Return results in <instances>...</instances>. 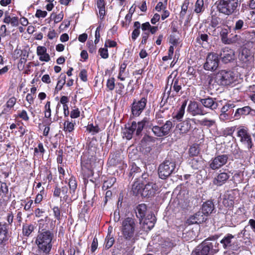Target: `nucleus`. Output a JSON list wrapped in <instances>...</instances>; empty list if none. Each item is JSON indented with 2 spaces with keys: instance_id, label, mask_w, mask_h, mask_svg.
Wrapping results in <instances>:
<instances>
[{
  "instance_id": "obj_22",
  "label": "nucleus",
  "mask_w": 255,
  "mask_h": 255,
  "mask_svg": "<svg viewBox=\"0 0 255 255\" xmlns=\"http://www.w3.org/2000/svg\"><path fill=\"white\" fill-rule=\"evenodd\" d=\"M8 239V228L5 224L0 223V245H4Z\"/></svg>"
},
{
  "instance_id": "obj_8",
  "label": "nucleus",
  "mask_w": 255,
  "mask_h": 255,
  "mask_svg": "<svg viewBox=\"0 0 255 255\" xmlns=\"http://www.w3.org/2000/svg\"><path fill=\"white\" fill-rule=\"evenodd\" d=\"M219 65L218 55L214 53H209L206 58L204 67L206 70L214 71Z\"/></svg>"
},
{
  "instance_id": "obj_51",
  "label": "nucleus",
  "mask_w": 255,
  "mask_h": 255,
  "mask_svg": "<svg viewBox=\"0 0 255 255\" xmlns=\"http://www.w3.org/2000/svg\"><path fill=\"white\" fill-rule=\"evenodd\" d=\"M68 188L66 186L62 187L61 189V192L62 195H63V198L65 200H68L69 197V193L68 194Z\"/></svg>"
},
{
  "instance_id": "obj_1",
  "label": "nucleus",
  "mask_w": 255,
  "mask_h": 255,
  "mask_svg": "<svg viewBox=\"0 0 255 255\" xmlns=\"http://www.w3.org/2000/svg\"><path fill=\"white\" fill-rule=\"evenodd\" d=\"M54 233L47 230H42L37 235L35 244L36 246L34 250L35 255H49L52 248V240Z\"/></svg>"
},
{
  "instance_id": "obj_50",
  "label": "nucleus",
  "mask_w": 255,
  "mask_h": 255,
  "mask_svg": "<svg viewBox=\"0 0 255 255\" xmlns=\"http://www.w3.org/2000/svg\"><path fill=\"white\" fill-rule=\"evenodd\" d=\"M107 86L109 90L112 91L114 90L115 86L114 78H111L108 80L107 82Z\"/></svg>"
},
{
  "instance_id": "obj_56",
  "label": "nucleus",
  "mask_w": 255,
  "mask_h": 255,
  "mask_svg": "<svg viewBox=\"0 0 255 255\" xmlns=\"http://www.w3.org/2000/svg\"><path fill=\"white\" fill-rule=\"evenodd\" d=\"M80 112L78 108L73 109L70 114V117L72 119L77 118L80 116Z\"/></svg>"
},
{
  "instance_id": "obj_17",
  "label": "nucleus",
  "mask_w": 255,
  "mask_h": 255,
  "mask_svg": "<svg viewBox=\"0 0 255 255\" xmlns=\"http://www.w3.org/2000/svg\"><path fill=\"white\" fill-rule=\"evenodd\" d=\"M36 53L40 61L46 62L50 61V57L49 54L47 53V49L45 47L42 46H37Z\"/></svg>"
},
{
  "instance_id": "obj_64",
  "label": "nucleus",
  "mask_w": 255,
  "mask_h": 255,
  "mask_svg": "<svg viewBox=\"0 0 255 255\" xmlns=\"http://www.w3.org/2000/svg\"><path fill=\"white\" fill-rule=\"evenodd\" d=\"M79 77L80 79L84 82L87 81V72L85 70H82L81 71Z\"/></svg>"
},
{
  "instance_id": "obj_41",
  "label": "nucleus",
  "mask_w": 255,
  "mask_h": 255,
  "mask_svg": "<svg viewBox=\"0 0 255 255\" xmlns=\"http://www.w3.org/2000/svg\"><path fill=\"white\" fill-rule=\"evenodd\" d=\"M152 130L155 135L159 137L163 136L164 134L162 129V127L154 126L152 128Z\"/></svg>"
},
{
  "instance_id": "obj_21",
  "label": "nucleus",
  "mask_w": 255,
  "mask_h": 255,
  "mask_svg": "<svg viewBox=\"0 0 255 255\" xmlns=\"http://www.w3.org/2000/svg\"><path fill=\"white\" fill-rule=\"evenodd\" d=\"M230 177V175L225 172L219 173L213 181V184L216 186H220L224 184Z\"/></svg>"
},
{
  "instance_id": "obj_59",
  "label": "nucleus",
  "mask_w": 255,
  "mask_h": 255,
  "mask_svg": "<svg viewBox=\"0 0 255 255\" xmlns=\"http://www.w3.org/2000/svg\"><path fill=\"white\" fill-rule=\"evenodd\" d=\"M53 211L54 213V215L55 217L58 220L60 219L61 218V212L59 208L58 207H54L53 208Z\"/></svg>"
},
{
  "instance_id": "obj_33",
  "label": "nucleus",
  "mask_w": 255,
  "mask_h": 255,
  "mask_svg": "<svg viewBox=\"0 0 255 255\" xmlns=\"http://www.w3.org/2000/svg\"><path fill=\"white\" fill-rule=\"evenodd\" d=\"M16 99L13 97L10 98L6 103V108L2 111V113L5 114L14 106L16 103Z\"/></svg>"
},
{
  "instance_id": "obj_19",
  "label": "nucleus",
  "mask_w": 255,
  "mask_h": 255,
  "mask_svg": "<svg viewBox=\"0 0 255 255\" xmlns=\"http://www.w3.org/2000/svg\"><path fill=\"white\" fill-rule=\"evenodd\" d=\"M206 220V217L201 212H198L194 215L191 216L187 220L189 224H200Z\"/></svg>"
},
{
  "instance_id": "obj_35",
  "label": "nucleus",
  "mask_w": 255,
  "mask_h": 255,
  "mask_svg": "<svg viewBox=\"0 0 255 255\" xmlns=\"http://www.w3.org/2000/svg\"><path fill=\"white\" fill-rule=\"evenodd\" d=\"M204 9V0H197L195 4L194 11L197 13H199L202 12Z\"/></svg>"
},
{
  "instance_id": "obj_54",
  "label": "nucleus",
  "mask_w": 255,
  "mask_h": 255,
  "mask_svg": "<svg viewBox=\"0 0 255 255\" xmlns=\"http://www.w3.org/2000/svg\"><path fill=\"white\" fill-rule=\"evenodd\" d=\"M116 182V178L112 177L111 179L105 181L104 184V186L107 188H110L112 186L113 184Z\"/></svg>"
},
{
  "instance_id": "obj_31",
  "label": "nucleus",
  "mask_w": 255,
  "mask_h": 255,
  "mask_svg": "<svg viewBox=\"0 0 255 255\" xmlns=\"http://www.w3.org/2000/svg\"><path fill=\"white\" fill-rule=\"evenodd\" d=\"M65 79H66V75L63 74H61L60 76V77L58 80L57 85L55 89V93H58L59 91H60L63 85L65 83Z\"/></svg>"
},
{
  "instance_id": "obj_52",
  "label": "nucleus",
  "mask_w": 255,
  "mask_h": 255,
  "mask_svg": "<svg viewBox=\"0 0 255 255\" xmlns=\"http://www.w3.org/2000/svg\"><path fill=\"white\" fill-rule=\"evenodd\" d=\"M199 153V149L196 146H192L189 150V153L190 156H196Z\"/></svg>"
},
{
  "instance_id": "obj_32",
  "label": "nucleus",
  "mask_w": 255,
  "mask_h": 255,
  "mask_svg": "<svg viewBox=\"0 0 255 255\" xmlns=\"http://www.w3.org/2000/svg\"><path fill=\"white\" fill-rule=\"evenodd\" d=\"M127 66V64L126 61H124L121 64L120 68L119 73L118 75V79L121 81H124L126 77V73L125 70Z\"/></svg>"
},
{
  "instance_id": "obj_62",
  "label": "nucleus",
  "mask_w": 255,
  "mask_h": 255,
  "mask_svg": "<svg viewBox=\"0 0 255 255\" xmlns=\"http://www.w3.org/2000/svg\"><path fill=\"white\" fill-rule=\"evenodd\" d=\"M87 45L89 48V51L90 53H95L96 50V46L93 44L92 42H88Z\"/></svg>"
},
{
  "instance_id": "obj_12",
  "label": "nucleus",
  "mask_w": 255,
  "mask_h": 255,
  "mask_svg": "<svg viewBox=\"0 0 255 255\" xmlns=\"http://www.w3.org/2000/svg\"><path fill=\"white\" fill-rule=\"evenodd\" d=\"M149 124V120L148 118L145 117L142 120L137 123L132 122L131 125H130L131 129L135 132L136 135L140 134L144 127L148 126Z\"/></svg>"
},
{
  "instance_id": "obj_4",
  "label": "nucleus",
  "mask_w": 255,
  "mask_h": 255,
  "mask_svg": "<svg viewBox=\"0 0 255 255\" xmlns=\"http://www.w3.org/2000/svg\"><path fill=\"white\" fill-rule=\"evenodd\" d=\"M237 136L243 147L250 151L254 146V135H252L247 128L242 127L238 129Z\"/></svg>"
},
{
  "instance_id": "obj_45",
  "label": "nucleus",
  "mask_w": 255,
  "mask_h": 255,
  "mask_svg": "<svg viewBox=\"0 0 255 255\" xmlns=\"http://www.w3.org/2000/svg\"><path fill=\"white\" fill-rule=\"evenodd\" d=\"M194 237L193 231L189 230L186 232H184L182 235V238L185 241H189L193 239Z\"/></svg>"
},
{
  "instance_id": "obj_63",
  "label": "nucleus",
  "mask_w": 255,
  "mask_h": 255,
  "mask_svg": "<svg viewBox=\"0 0 255 255\" xmlns=\"http://www.w3.org/2000/svg\"><path fill=\"white\" fill-rule=\"evenodd\" d=\"M47 12L46 11H42L41 10H37L35 14L37 17L44 18L47 15Z\"/></svg>"
},
{
  "instance_id": "obj_44",
  "label": "nucleus",
  "mask_w": 255,
  "mask_h": 255,
  "mask_svg": "<svg viewBox=\"0 0 255 255\" xmlns=\"http://www.w3.org/2000/svg\"><path fill=\"white\" fill-rule=\"evenodd\" d=\"M44 116L46 118H50L51 115V111L50 108V102L47 101L44 106Z\"/></svg>"
},
{
  "instance_id": "obj_2",
  "label": "nucleus",
  "mask_w": 255,
  "mask_h": 255,
  "mask_svg": "<svg viewBox=\"0 0 255 255\" xmlns=\"http://www.w3.org/2000/svg\"><path fill=\"white\" fill-rule=\"evenodd\" d=\"M121 231L123 238L128 241H133L136 236V224L134 219L128 217L122 222Z\"/></svg>"
},
{
  "instance_id": "obj_47",
  "label": "nucleus",
  "mask_w": 255,
  "mask_h": 255,
  "mask_svg": "<svg viewBox=\"0 0 255 255\" xmlns=\"http://www.w3.org/2000/svg\"><path fill=\"white\" fill-rule=\"evenodd\" d=\"M114 242L115 240L113 237L107 236L105 240V248L109 249L113 245Z\"/></svg>"
},
{
  "instance_id": "obj_36",
  "label": "nucleus",
  "mask_w": 255,
  "mask_h": 255,
  "mask_svg": "<svg viewBox=\"0 0 255 255\" xmlns=\"http://www.w3.org/2000/svg\"><path fill=\"white\" fill-rule=\"evenodd\" d=\"M161 127L164 136H165L169 133L170 129L173 127V124L171 121H167Z\"/></svg>"
},
{
  "instance_id": "obj_24",
  "label": "nucleus",
  "mask_w": 255,
  "mask_h": 255,
  "mask_svg": "<svg viewBox=\"0 0 255 255\" xmlns=\"http://www.w3.org/2000/svg\"><path fill=\"white\" fill-rule=\"evenodd\" d=\"M214 204L212 202L208 201L203 204L201 212L206 217L212 213L214 210Z\"/></svg>"
},
{
  "instance_id": "obj_42",
  "label": "nucleus",
  "mask_w": 255,
  "mask_h": 255,
  "mask_svg": "<svg viewBox=\"0 0 255 255\" xmlns=\"http://www.w3.org/2000/svg\"><path fill=\"white\" fill-rule=\"evenodd\" d=\"M221 112V113L219 116V119L221 121L225 122L232 119V113L230 112L228 113H223V112Z\"/></svg>"
},
{
  "instance_id": "obj_11",
  "label": "nucleus",
  "mask_w": 255,
  "mask_h": 255,
  "mask_svg": "<svg viewBox=\"0 0 255 255\" xmlns=\"http://www.w3.org/2000/svg\"><path fill=\"white\" fill-rule=\"evenodd\" d=\"M227 155L223 154L218 155L211 160L209 166L212 170H217L224 165L228 161Z\"/></svg>"
},
{
  "instance_id": "obj_58",
  "label": "nucleus",
  "mask_w": 255,
  "mask_h": 255,
  "mask_svg": "<svg viewBox=\"0 0 255 255\" xmlns=\"http://www.w3.org/2000/svg\"><path fill=\"white\" fill-rule=\"evenodd\" d=\"M99 53L101 56L103 58L106 59L109 56L108 50L107 48H100L99 49Z\"/></svg>"
},
{
  "instance_id": "obj_37",
  "label": "nucleus",
  "mask_w": 255,
  "mask_h": 255,
  "mask_svg": "<svg viewBox=\"0 0 255 255\" xmlns=\"http://www.w3.org/2000/svg\"><path fill=\"white\" fill-rule=\"evenodd\" d=\"M34 229L32 225H25L23 226L22 233L25 236L28 237L33 231Z\"/></svg>"
},
{
  "instance_id": "obj_49",
  "label": "nucleus",
  "mask_w": 255,
  "mask_h": 255,
  "mask_svg": "<svg viewBox=\"0 0 255 255\" xmlns=\"http://www.w3.org/2000/svg\"><path fill=\"white\" fill-rule=\"evenodd\" d=\"M18 116L19 118L25 121H28L29 119L27 112L24 110L19 111Z\"/></svg>"
},
{
  "instance_id": "obj_57",
  "label": "nucleus",
  "mask_w": 255,
  "mask_h": 255,
  "mask_svg": "<svg viewBox=\"0 0 255 255\" xmlns=\"http://www.w3.org/2000/svg\"><path fill=\"white\" fill-rule=\"evenodd\" d=\"M220 22V18L217 17H212L211 25L213 27H216Z\"/></svg>"
},
{
  "instance_id": "obj_46",
  "label": "nucleus",
  "mask_w": 255,
  "mask_h": 255,
  "mask_svg": "<svg viewBox=\"0 0 255 255\" xmlns=\"http://www.w3.org/2000/svg\"><path fill=\"white\" fill-rule=\"evenodd\" d=\"M199 123L201 125L207 127H211L215 124V121L213 120H209L206 118L202 119L199 121Z\"/></svg>"
},
{
  "instance_id": "obj_34",
  "label": "nucleus",
  "mask_w": 255,
  "mask_h": 255,
  "mask_svg": "<svg viewBox=\"0 0 255 255\" xmlns=\"http://www.w3.org/2000/svg\"><path fill=\"white\" fill-rule=\"evenodd\" d=\"M142 189V185L139 181H137L134 182L132 186V191L134 194L137 195L139 193L141 194Z\"/></svg>"
},
{
  "instance_id": "obj_3",
  "label": "nucleus",
  "mask_w": 255,
  "mask_h": 255,
  "mask_svg": "<svg viewBox=\"0 0 255 255\" xmlns=\"http://www.w3.org/2000/svg\"><path fill=\"white\" fill-rule=\"evenodd\" d=\"M240 5L239 0H219L217 7L220 12L230 15L237 11Z\"/></svg>"
},
{
  "instance_id": "obj_9",
  "label": "nucleus",
  "mask_w": 255,
  "mask_h": 255,
  "mask_svg": "<svg viewBox=\"0 0 255 255\" xmlns=\"http://www.w3.org/2000/svg\"><path fill=\"white\" fill-rule=\"evenodd\" d=\"M218 55L222 61L225 63H228L234 60L235 57L234 50L229 47H225L222 48Z\"/></svg>"
},
{
  "instance_id": "obj_29",
  "label": "nucleus",
  "mask_w": 255,
  "mask_h": 255,
  "mask_svg": "<svg viewBox=\"0 0 255 255\" xmlns=\"http://www.w3.org/2000/svg\"><path fill=\"white\" fill-rule=\"evenodd\" d=\"M189 163L192 168L194 169H198L202 167L203 162L201 158L196 157L192 159Z\"/></svg>"
},
{
  "instance_id": "obj_27",
  "label": "nucleus",
  "mask_w": 255,
  "mask_h": 255,
  "mask_svg": "<svg viewBox=\"0 0 255 255\" xmlns=\"http://www.w3.org/2000/svg\"><path fill=\"white\" fill-rule=\"evenodd\" d=\"M69 186L70 188L69 195H71V199L75 196V193L77 189V183L75 178L71 177L69 181Z\"/></svg>"
},
{
  "instance_id": "obj_60",
  "label": "nucleus",
  "mask_w": 255,
  "mask_h": 255,
  "mask_svg": "<svg viewBox=\"0 0 255 255\" xmlns=\"http://www.w3.org/2000/svg\"><path fill=\"white\" fill-rule=\"evenodd\" d=\"M98 247V240L96 238H94L92 243L91 251L94 252Z\"/></svg>"
},
{
  "instance_id": "obj_38",
  "label": "nucleus",
  "mask_w": 255,
  "mask_h": 255,
  "mask_svg": "<svg viewBox=\"0 0 255 255\" xmlns=\"http://www.w3.org/2000/svg\"><path fill=\"white\" fill-rule=\"evenodd\" d=\"M172 88L176 93H178L181 89L182 83L178 79H174L172 80Z\"/></svg>"
},
{
  "instance_id": "obj_7",
  "label": "nucleus",
  "mask_w": 255,
  "mask_h": 255,
  "mask_svg": "<svg viewBox=\"0 0 255 255\" xmlns=\"http://www.w3.org/2000/svg\"><path fill=\"white\" fill-rule=\"evenodd\" d=\"M196 121L194 118H186L176 125V129L178 130L180 134L187 133L194 128L196 125Z\"/></svg>"
},
{
  "instance_id": "obj_55",
  "label": "nucleus",
  "mask_w": 255,
  "mask_h": 255,
  "mask_svg": "<svg viewBox=\"0 0 255 255\" xmlns=\"http://www.w3.org/2000/svg\"><path fill=\"white\" fill-rule=\"evenodd\" d=\"M39 152H40L41 154H42L44 152V149L42 143H39L37 147L34 148L35 154L38 153Z\"/></svg>"
},
{
  "instance_id": "obj_43",
  "label": "nucleus",
  "mask_w": 255,
  "mask_h": 255,
  "mask_svg": "<svg viewBox=\"0 0 255 255\" xmlns=\"http://www.w3.org/2000/svg\"><path fill=\"white\" fill-rule=\"evenodd\" d=\"M74 128V124L68 121H65L64 123V130L66 131L71 132Z\"/></svg>"
},
{
  "instance_id": "obj_53",
  "label": "nucleus",
  "mask_w": 255,
  "mask_h": 255,
  "mask_svg": "<svg viewBox=\"0 0 255 255\" xmlns=\"http://www.w3.org/2000/svg\"><path fill=\"white\" fill-rule=\"evenodd\" d=\"M40 193H39L35 199V203L37 204L39 203L42 200L43 198V194L44 193V188H42L40 190Z\"/></svg>"
},
{
  "instance_id": "obj_28",
  "label": "nucleus",
  "mask_w": 255,
  "mask_h": 255,
  "mask_svg": "<svg viewBox=\"0 0 255 255\" xmlns=\"http://www.w3.org/2000/svg\"><path fill=\"white\" fill-rule=\"evenodd\" d=\"M187 101L185 100L183 103L179 110L178 111L176 114L173 117V118L178 121H181L183 118L185 114V109L187 105Z\"/></svg>"
},
{
  "instance_id": "obj_16",
  "label": "nucleus",
  "mask_w": 255,
  "mask_h": 255,
  "mask_svg": "<svg viewBox=\"0 0 255 255\" xmlns=\"http://www.w3.org/2000/svg\"><path fill=\"white\" fill-rule=\"evenodd\" d=\"M156 222L155 217L152 214L148 215L143 221L142 228L147 232L150 230L154 226Z\"/></svg>"
},
{
  "instance_id": "obj_39",
  "label": "nucleus",
  "mask_w": 255,
  "mask_h": 255,
  "mask_svg": "<svg viewBox=\"0 0 255 255\" xmlns=\"http://www.w3.org/2000/svg\"><path fill=\"white\" fill-rule=\"evenodd\" d=\"M134 132L131 129L130 126H129L128 127H126L124 131H123V134L125 137L127 138L128 139H130L132 138V135Z\"/></svg>"
},
{
  "instance_id": "obj_61",
  "label": "nucleus",
  "mask_w": 255,
  "mask_h": 255,
  "mask_svg": "<svg viewBox=\"0 0 255 255\" xmlns=\"http://www.w3.org/2000/svg\"><path fill=\"white\" fill-rule=\"evenodd\" d=\"M64 17V14L61 12L59 14L56 15L54 17V21L55 23H58L61 21Z\"/></svg>"
},
{
  "instance_id": "obj_20",
  "label": "nucleus",
  "mask_w": 255,
  "mask_h": 255,
  "mask_svg": "<svg viewBox=\"0 0 255 255\" xmlns=\"http://www.w3.org/2000/svg\"><path fill=\"white\" fill-rule=\"evenodd\" d=\"M239 58L244 64V66H247L248 63L252 59L251 51L247 48L243 49L239 55Z\"/></svg>"
},
{
  "instance_id": "obj_30",
  "label": "nucleus",
  "mask_w": 255,
  "mask_h": 255,
  "mask_svg": "<svg viewBox=\"0 0 255 255\" xmlns=\"http://www.w3.org/2000/svg\"><path fill=\"white\" fill-rule=\"evenodd\" d=\"M146 211V206L144 204H139L136 207V216L137 218L142 219L145 216V212Z\"/></svg>"
},
{
  "instance_id": "obj_5",
  "label": "nucleus",
  "mask_w": 255,
  "mask_h": 255,
  "mask_svg": "<svg viewBox=\"0 0 255 255\" xmlns=\"http://www.w3.org/2000/svg\"><path fill=\"white\" fill-rule=\"evenodd\" d=\"M176 164L174 161H165L158 167V175L160 178L165 179L169 176L175 169Z\"/></svg>"
},
{
  "instance_id": "obj_25",
  "label": "nucleus",
  "mask_w": 255,
  "mask_h": 255,
  "mask_svg": "<svg viewBox=\"0 0 255 255\" xmlns=\"http://www.w3.org/2000/svg\"><path fill=\"white\" fill-rule=\"evenodd\" d=\"M235 237L231 234H227L221 241V243L223 245L224 248H229L234 242Z\"/></svg>"
},
{
  "instance_id": "obj_40",
  "label": "nucleus",
  "mask_w": 255,
  "mask_h": 255,
  "mask_svg": "<svg viewBox=\"0 0 255 255\" xmlns=\"http://www.w3.org/2000/svg\"><path fill=\"white\" fill-rule=\"evenodd\" d=\"M235 107V106L233 103H227L222 108L221 112H223V113H228L230 112L232 114L233 111L232 110Z\"/></svg>"
},
{
  "instance_id": "obj_15",
  "label": "nucleus",
  "mask_w": 255,
  "mask_h": 255,
  "mask_svg": "<svg viewBox=\"0 0 255 255\" xmlns=\"http://www.w3.org/2000/svg\"><path fill=\"white\" fill-rule=\"evenodd\" d=\"M159 189L158 186L153 182L147 183L142 189L141 195L144 196H152L154 195Z\"/></svg>"
},
{
  "instance_id": "obj_14",
  "label": "nucleus",
  "mask_w": 255,
  "mask_h": 255,
  "mask_svg": "<svg viewBox=\"0 0 255 255\" xmlns=\"http://www.w3.org/2000/svg\"><path fill=\"white\" fill-rule=\"evenodd\" d=\"M187 112L193 116L205 114L202 107L199 106L198 103L194 101H190L187 107Z\"/></svg>"
},
{
  "instance_id": "obj_23",
  "label": "nucleus",
  "mask_w": 255,
  "mask_h": 255,
  "mask_svg": "<svg viewBox=\"0 0 255 255\" xmlns=\"http://www.w3.org/2000/svg\"><path fill=\"white\" fill-rule=\"evenodd\" d=\"M200 102L205 107L212 110H214L218 107L217 103L212 98L201 99Z\"/></svg>"
},
{
  "instance_id": "obj_10",
  "label": "nucleus",
  "mask_w": 255,
  "mask_h": 255,
  "mask_svg": "<svg viewBox=\"0 0 255 255\" xmlns=\"http://www.w3.org/2000/svg\"><path fill=\"white\" fill-rule=\"evenodd\" d=\"M147 100L142 98L140 100L134 101L131 106V113L133 116L138 117L142 112L146 105Z\"/></svg>"
},
{
  "instance_id": "obj_13",
  "label": "nucleus",
  "mask_w": 255,
  "mask_h": 255,
  "mask_svg": "<svg viewBox=\"0 0 255 255\" xmlns=\"http://www.w3.org/2000/svg\"><path fill=\"white\" fill-rule=\"evenodd\" d=\"M212 243H203L199 245L192 252L191 255H209Z\"/></svg>"
},
{
  "instance_id": "obj_6",
  "label": "nucleus",
  "mask_w": 255,
  "mask_h": 255,
  "mask_svg": "<svg viewBox=\"0 0 255 255\" xmlns=\"http://www.w3.org/2000/svg\"><path fill=\"white\" fill-rule=\"evenodd\" d=\"M217 78L221 85H228L236 81L237 76L232 71L223 70L218 73Z\"/></svg>"
},
{
  "instance_id": "obj_48",
  "label": "nucleus",
  "mask_w": 255,
  "mask_h": 255,
  "mask_svg": "<svg viewBox=\"0 0 255 255\" xmlns=\"http://www.w3.org/2000/svg\"><path fill=\"white\" fill-rule=\"evenodd\" d=\"M244 26H246V25H245L244 21L239 19L236 22L234 29L236 31L241 30Z\"/></svg>"
},
{
  "instance_id": "obj_26",
  "label": "nucleus",
  "mask_w": 255,
  "mask_h": 255,
  "mask_svg": "<svg viewBox=\"0 0 255 255\" xmlns=\"http://www.w3.org/2000/svg\"><path fill=\"white\" fill-rule=\"evenodd\" d=\"M251 111V109L249 106H246L242 108L238 109L235 113L234 117L236 119H239L241 116L249 114Z\"/></svg>"
},
{
  "instance_id": "obj_18",
  "label": "nucleus",
  "mask_w": 255,
  "mask_h": 255,
  "mask_svg": "<svg viewBox=\"0 0 255 255\" xmlns=\"http://www.w3.org/2000/svg\"><path fill=\"white\" fill-rule=\"evenodd\" d=\"M242 38L245 40L246 44L255 45V30H251L245 31L242 35Z\"/></svg>"
}]
</instances>
